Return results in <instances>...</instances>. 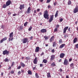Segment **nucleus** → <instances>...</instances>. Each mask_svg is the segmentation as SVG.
I'll list each match as a JSON object with an SVG mask.
<instances>
[{"instance_id":"obj_1","label":"nucleus","mask_w":78,"mask_h":78,"mask_svg":"<svg viewBox=\"0 0 78 78\" xmlns=\"http://www.w3.org/2000/svg\"><path fill=\"white\" fill-rule=\"evenodd\" d=\"M48 11L46 10L44 11L43 16L45 19H47V20L49 19V14Z\"/></svg>"},{"instance_id":"obj_2","label":"nucleus","mask_w":78,"mask_h":78,"mask_svg":"<svg viewBox=\"0 0 78 78\" xmlns=\"http://www.w3.org/2000/svg\"><path fill=\"white\" fill-rule=\"evenodd\" d=\"M54 18V15H51L50 16V18L49 20V23H51L52 21H53V18Z\"/></svg>"},{"instance_id":"obj_3","label":"nucleus","mask_w":78,"mask_h":78,"mask_svg":"<svg viewBox=\"0 0 78 78\" xmlns=\"http://www.w3.org/2000/svg\"><path fill=\"white\" fill-rule=\"evenodd\" d=\"M28 43V39L27 38H24L23 40V44H25L27 43Z\"/></svg>"},{"instance_id":"obj_4","label":"nucleus","mask_w":78,"mask_h":78,"mask_svg":"<svg viewBox=\"0 0 78 78\" xmlns=\"http://www.w3.org/2000/svg\"><path fill=\"white\" fill-rule=\"evenodd\" d=\"M73 12L74 14L78 12V7H76L73 10Z\"/></svg>"},{"instance_id":"obj_5","label":"nucleus","mask_w":78,"mask_h":78,"mask_svg":"<svg viewBox=\"0 0 78 78\" xmlns=\"http://www.w3.org/2000/svg\"><path fill=\"white\" fill-rule=\"evenodd\" d=\"M68 28H69V27H65L63 29V34H64V35H65V33H66V31L67 30Z\"/></svg>"},{"instance_id":"obj_6","label":"nucleus","mask_w":78,"mask_h":78,"mask_svg":"<svg viewBox=\"0 0 78 78\" xmlns=\"http://www.w3.org/2000/svg\"><path fill=\"white\" fill-rule=\"evenodd\" d=\"M3 55H8L9 54V51H7V50L4 51L3 52Z\"/></svg>"},{"instance_id":"obj_7","label":"nucleus","mask_w":78,"mask_h":78,"mask_svg":"<svg viewBox=\"0 0 78 78\" xmlns=\"http://www.w3.org/2000/svg\"><path fill=\"white\" fill-rule=\"evenodd\" d=\"M63 64L64 65H66V66H67V65H68V64H69V61L67 59H65Z\"/></svg>"},{"instance_id":"obj_8","label":"nucleus","mask_w":78,"mask_h":78,"mask_svg":"<svg viewBox=\"0 0 78 78\" xmlns=\"http://www.w3.org/2000/svg\"><path fill=\"white\" fill-rule=\"evenodd\" d=\"M25 5L24 4L23 5H20L19 8L20 10H22L23 9L25 8Z\"/></svg>"},{"instance_id":"obj_9","label":"nucleus","mask_w":78,"mask_h":78,"mask_svg":"<svg viewBox=\"0 0 78 78\" xmlns=\"http://www.w3.org/2000/svg\"><path fill=\"white\" fill-rule=\"evenodd\" d=\"M11 2L10 0H8L6 2V5H7V6H8L9 5H11Z\"/></svg>"},{"instance_id":"obj_10","label":"nucleus","mask_w":78,"mask_h":78,"mask_svg":"<svg viewBox=\"0 0 78 78\" xmlns=\"http://www.w3.org/2000/svg\"><path fill=\"white\" fill-rule=\"evenodd\" d=\"M33 62L35 64H37V58L36 57L34 58L33 61Z\"/></svg>"},{"instance_id":"obj_11","label":"nucleus","mask_w":78,"mask_h":78,"mask_svg":"<svg viewBox=\"0 0 78 78\" xmlns=\"http://www.w3.org/2000/svg\"><path fill=\"white\" fill-rule=\"evenodd\" d=\"M41 32L43 33H45L47 32V30L44 29H42L41 30Z\"/></svg>"},{"instance_id":"obj_12","label":"nucleus","mask_w":78,"mask_h":78,"mask_svg":"<svg viewBox=\"0 0 78 78\" xmlns=\"http://www.w3.org/2000/svg\"><path fill=\"white\" fill-rule=\"evenodd\" d=\"M7 37H5V38H4L3 39H2V40H1L0 41V43H2L3 42V41H6V40H7Z\"/></svg>"},{"instance_id":"obj_13","label":"nucleus","mask_w":78,"mask_h":78,"mask_svg":"<svg viewBox=\"0 0 78 78\" xmlns=\"http://www.w3.org/2000/svg\"><path fill=\"white\" fill-rule=\"evenodd\" d=\"M65 56V54L64 53H62L60 54V57L61 58H63Z\"/></svg>"},{"instance_id":"obj_14","label":"nucleus","mask_w":78,"mask_h":78,"mask_svg":"<svg viewBox=\"0 0 78 78\" xmlns=\"http://www.w3.org/2000/svg\"><path fill=\"white\" fill-rule=\"evenodd\" d=\"M40 9H37V11L36 10H35L34 11V14H36L37 13V12H39L40 11Z\"/></svg>"},{"instance_id":"obj_15","label":"nucleus","mask_w":78,"mask_h":78,"mask_svg":"<svg viewBox=\"0 0 78 78\" xmlns=\"http://www.w3.org/2000/svg\"><path fill=\"white\" fill-rule=\"evenodd\" d=\"M35 52H38L39 51V47H37L35 50Z\"/></svg>"},{"instance_id":"obj_16","label":"nucleus","mask_w":78,"mask_h":78,"mask_svg":"<svg viewBox=\"0 0 78 78\" xmlns=\"http://www.w3.org/2000/svg\"><path fill=\"white\" fill-rule=\"evenodd\" d=\"M50 58V61H53L55 59V55H53L51 56Z\"/></svg>"},{"instance_id":"obj_17","label":"nucleus","mask_w":78,"mask_h":78,"mask_svg":"<svg viewBox=\"0 0 78 78\" xmlns=\"http://www.w3.org/2000/svg\"><path fill=\"white\" fill-rule=\"evenodd\" d=\"M77 41H78V38H77L76 37H75L74 38L73 40V43H76V42H77Z\"/></svg>"},{"instance_id":"obj_18","label":"nucleus","mask_w":78,"mask_h":78,"mask_svg":"<svg viewBox=\"0 0 78 78\" xmlns=\"http://www.w3.org/2000/svg\"><path fill=\"white\" fill-rule=\"evenodd\" d=\"M66 45V44H62L59 47V48H63L64 47V46Z\"/></svg>"},{"instance_id":"obj_19","label":"nucleus","mask_w":78,"mask_h":78,"mask_svg":"<svg viewBox=\"0 0 78 78\" xmlns=\"http://www.w3.org/2000/svg\"><path fill=\"white\" fill-rule=\"evenodd\" d=\"M21 66L22 67H25V64H24L22 62H20Z\"/></svg>"},{"instance_id":"obj_20","label":"nucleus","mask_w":78,"mask_h":78,"mask_svg":"<svg viewBox=\"0 0 78 78\" xmlns=\"http://www.w3.org/2000/svg\"><path fill=\"white\" fill-rule=\"evenodd\" d=\"M27 72L29 75H32V72H31V71L30 70H28L27 71Z\"/></svg>"},{"instance_id":"obj_21","label":"nucleus","mask_w":78,"mask_h":78,"mask_svg":"<svg viewBox=\"0 0 78 78\" xmlns=\"http://www.w3.org/2000/svg\"><path fill=\"white\" fill-rule=\"evenodd\" d=\"M56 44H57V43L56 42H54L53 43L52 46L53 47H55L56 45Z\"/></svg>"},{"instance_id":"obj_22","label":"nucleus","mask_w":78,"mask_h":78,"mask_svg":"<svg viewBox=\"0 0 78 78\" xmlns=\"http://www.w3.org/2000/svg\"><path fill=\"white\" fill-rule=\"evenodd\" d=\"M31 11V8L30 7H29L27 10V12L28 13H30V11Z\"/></svg>"},{"instance_id":"obj_23","label":"nucleus","mask_w":78,"mask_h":78,"mask_svg":"<svg viewBox=\"0 0 78 78\" xmlns=\"http://www.w3.org/2000/svg\"><path fill=\"white\" fill-rule=\"evenodd\" d=\"M58 12H59V11H58V10L55 13V17H58Z\"/></svg>"},{"instance_id":"obj_24","label":"nucleus","mask_w":78,"mask_h":78,"mask_svg":"<svg viewBox=\"0 0 78 78\" xmlns=\"http://www.w3.org/2000/svg\"><path fill=\"white\" fill-rule=\"evenodd\" d=\"M13 37V32H12L9 35V37L10 38H11V37Z\"/></svg>"},{"instance_id":"obj_25","label":"nucleus","mask_w":78,"mask_h":78,"mask_svg":"<svg viewBox=\"0 0 78 78\" xmlns=\"http://www.w3.org/2000/svg\"><path fill=\"white\" fill-rule=\"evenodd\" d=\"M47 76L48 78H50V77H51V75H50V73H47Z\"/></svg>"},{"instance_id":"obj_26","label":"nucleus","mask_w":78,"mask_h":78,"mask_svg":"<svg viewBox=\"0 0 78 78\" xmlns=\"http://www.w3.org/2000/svg\"><path fill=\"white\" fill-rule=\"evenodd\" d=\"M35 77L36 78H39V75H38V73H36V74H35Z\"/></svg>"},{"instance_id":"obj_27","label":"nucleus","mask_w":78,"mask_h":78,"mask_svg":"<svg viewBox=\"0 0 78 78\" xmlns=\"http://www.w3.org/2000/svg\"><path fill=\"white\" fill-rule=\"evenodd\" d=\"M43 62H44L45 64H46L47 62V60L45 59H44L43 60Z\"/></svg>"},{"instance_id":"obj_28","label":"nucleus","mask_w":78,"mask_h":78,"mask_svg":"<svg viewBox=\"0 0 78 78\" xmlns=\"http://www.w3.org/2000/svg\"><path fill=\"white\" fill-rule=\"evenodd\" d=\"M32 28H33V27L31 26H30L28 29V31H31V30H32Z\"/></svg>"},{"instance_id":"obj_29","label":"nucleus","mask_w":78,"mask_h":78,"mask_svg":"<svg viewBox=\"0 0 78 78\" xmlns=\"http://www.w3.org/2000/svg\"><path fill=\"white\" fill-rule=\"evenodd\" d=\"M51 66H52V67H55V66H56V64H55V62H53V63L51 64Z\"/></svg>"},{"instance_id":"obj_30","label":"nucleus","mask_w":78,"mask_h":78,"mask_svg":"<svg viewBox=\"0 0 78 78\" xmlns=\"http://www.w3.org/2000/svg\"><path fill=\"white\" fill-rule=\"evenodd\" d=\"M54 37L53 36L51 38H50V42H51V41H53V38Z\"/></svg>"},{"instance_id":"obj_31","label":"nucleus","mask_w":78,"mask_h":78,"mask_svg":"<svg viewBox=\"0 0 78 78\" xmlns=\"http://www.w3.org/2000/svg\"><path fill=\"white\" fill-rule=\"evenodd\" d=\"M7 6H8L7 5L4 4V5H3L2 7L3 8H6Z\"/></svg>"},{"instance_id":"obj_32","label":"nucleus","mask_w":78,"mask_h":78,"mask_svg":"<svg viewBox=\"0 0 78 78\" xmlns=\"http://www.w3.org/2000/svg\"><path fill=\"white\" fill-rule=\"evenodd\" d=\"M72 3V2H71V1L69 0L68 2V5H71Z\"/></svg>"},{"instance_id":"obj_33","label":"nucleus","mask_w":78,"mask_h":78,"mask_svg":"<svg viewBox=\"0 0 78 78\" xmlns=\"http://www.w3.org/2000/svg\"><path fill=\"white\" fill-rule=\"evenodd\" d=\"M23 30V26H20V31H21Z\"/></svg>"},{"instance_id":"obj_34","label":"nucleus","mask_w":78,"mask_h":78,"mask_svg":"<svg viewBox=\"0 0 78 78\" xmlns=\"http://www.w3.org/2000/svg\"><path fill=\"white\" fill-rule=\"evenodd\" d=\"M4 61L5 62H8L9 61V59H8L7 58H6L5 59Z\"/></svg>"},{"instance_id":"obj_35","label":"nucleus","mask_w":78,"mask_h":78,"mask_svg":"<svg viewBox=\"0 0 78 78\" xmlns=\"http://www.w3.org/2000/svg\"><path fill=\"white\" fill-rule=\"evenodd\" d=\"M27 25H28V22H26L24 24V25L25 27L26 26H27Z\"/></svg>"},{"instance_id":"obj_36","label":"nucleus","mask_w":78,"mask_h":78,"mask_svg":"<svg viewBox=\"0 0 78 78\" xmlns=\"http://www.w3.org/2000/svg\"><path fill=\"white\" fill-rule=\"evenodd\" d=\"M44 38L45 39V40H47V39H48V37L46 36H44Z\"/></svg>"},{"instance_id":"obj_37","label":"nucleus","mask_w":78,"mask_h":78,"mask_svg":"<svg viewBox=\"0 0 78 78\" xmlns=\"http://www.w3.org/2000/svg\"><path fill=\"white\" fill-rule=\"evenodd\" d=\"M51 52L52 53H55V49H53L51 51Z\"/></svg>"},{"instance_id":"obj_38","label":"nucleus","mask_w":78,"mask_h":78,"mask_svg":"<svg viewBox=\"0 0 78 78\" xmlns=\"http://www.w3.org/2000/svg\"><path fill=\"white\" fill-rule=\"evenodd\" d=\"M14 62H12V63H11V66L12 67H13V66H14Z\"/></svg>"},{"instance_id":"obj_39","label":"nucleus","mask_w":78,"mask_h":78,"mask_svg":"<svg viewBox=\"0 0 78 78\" xmlns=\"http://www.w3.org/2000/svg\"><path fill=\"white\" fill-rule=\"evenodd\" d=\"M10 73H11V74H13L14 73V71L12 70L11 71Z\"/></svg>"},{"instance_id":"obj_40","label":"nucleus","mask_w":78,"mask_h":78,"mask_svg":"<svg viewBox=\"0 0 78 78\" xmlns=\"http://www.w3.org/2000/svg\"><path fill=\"white\" fill-rule=\"evenodd\" d=\"M58 31V28H56L54 29V32H56Z\"/></svg>"},{"instance_id":"obj_41","label":"nucleus","mask_w":78,"mask_h":78,"mask_svg":"<svg viewBox=\"0 0 78 78\" xmlns=\"http://www.w3.org/2000/svg\"><path fill=\"white\" fill-rule=\"evenodd\" d=\"M73 65H74V64H73V63H72L71 64H70V66L71 67H73Z\"/></svg>"},{"instance_id":"obj_42","label":"nucleus","mask_w":78,"mask_h":78,"mask_svg":"<svg viewBox=\"0 0 78 78\" xmlns=\"http://www.w3.org/2000/svg\"><path fill=\"white\" fill-rule=\"evenodd\" d=\"M62 39H60L59 41V43H61V42H62Z\"/></svg>"},{"instance_id":"obj_43","label":"nucleus","mask_w":78,"mask_h":78,"mask_svg":"<svg viewBox=\"0 0 78 78\" xmlns=\"http://www.w3.org/2000/svg\"><path fill=\"white\" fill-rule=\"evenodd\" d=\"M57 5V2H55L54 4V6H56Z\"/></svg>"},{"instance_id":"obj_44","label":"nucleus","mask_w":78,"mask_h":78,"mask_svg":"<svg viewBox=\"0 0 78 78\" xmlns=\"http://www.w3.org/2000/svg\"><path fill=\"white\" fill-rule=\"evenodd\" d=\"M63 20V19L61 18L60 20V22H62Z\"/></svg>"},{"instance_id":"obj_45","label":"nucleus","mask_w":78,"mask_h":78,"mask_svg":"<svg viewBox=\"0 0 78 78\" xmlns=\"http://www.w3.org/2000/svg\"><path fill=\"white\" fill-rule=\"evenodd\" d=\"M75 47L76 48H78V44L75 45Z\"/></svg>"},{"instance_id":"obj_46","label":"nucleus","mask_w":78,"mask_h":78,"mask_svg":"<svg viewBox=\"0 0 78 78\" xmlns=\"http://www.w3.org/2000/svg\"><path fill=\"white\" fill-rule=\"evenodd\" d=\"M68 37V35L67 34L64 35V37H65V38H66V37Z\"/></svg>"},{"instance_id":"obj_47","label":"nucleus","mask_w":78,"mask_h":78,"mask_svg":"<svg viewBox=\"0 0 78 78\" xmlns=\"http://www.w3.org/2000/svg\"><path fill=\"white\" fill-rule=\"evenodd\" d=\"M21 66H19L17 68V69H21Z\"/></svg>"},{"instance_id":"obj_48","label":"nucleus","mask_w":78,"mask_h":78,"mask_svg":"<svg viewBox=\"0 0 78 78\" xmlns=\"http://www.w3.org/2000/svg\"><path fill=\"white\" fill-rule=\"evenodd\" d=\"M51 6H50V5H49L48 6V8L49 9V8H51Z\"/></svg>"},{"instance_id":"obj_49","label":"nucleus","mask_w":78,"mask_h":78,"mask_svg":"<svg viewBox=\"0 0 78 78\" xmlns=\"http://www.w3.org/2000/svg\"><path fill=\"white\" fill-rule=\"evenodd\" d=\"M50 1H51V0H47V3H50Z\"/></svg>"},{"instance_id":"obj_50","label":"nucleus","mask_w":78,"mask_h":78,"mask_svg":"<svg viewBox=\"0 0 78 78\" xmlns=\"http://www.w3.org/2000/svg\"><path fill=\"white\" fill-rule=\"evenodd\" d=\"M29 38H30V40H32V39H33V37L32 36L30 37Z\"/></svg>"},{"instance_id":"obj_51","label":"nucleus","mask_w":78,"mask_h":78,"mask_svg":"<svg viewBox=\"0 0 78 78\" xmlns=\"http://www.w3.org/2000/svg\"><path fill=\"white\" fill-rule=\"evenodd\" d=\"M11 69V66H9V67L8 69V70H10Z\"/></svg>"},{"instance_id":"obj_52","label":"nucleus","mask_w":78,"mask_h":78,"mask_svg":"<svg viewBox=\"0 0 78 78\" xmlns=\"http://www.w3.org/2000/svg\"><path fill=\"white\" fill-rule=\"evenodd\" d=\"M8 13L9 15H11V12H9Z\"/></svg>"},{"instance_id":"obj_53","label":"nucleus","mask_w":78,"mask_h":78,"mask_svg":"<svg viewBox=\"0 0 78 78\" xmlns=\"http://www.w3.org/2000/svg\"><path fill=\"white\" fill-rule=\"evenodd\" d=\"M68 31H69V32H70L71 31V30H70V27H69V28Z\"/></svg>"},{"instance_id":"obj_54","label":"nucleus","mask_w":78,"mask_h":78,"mask_svg":"<svg viewBox=\"0 0 78 78\" xmlns=\"http://www.w3.org/2000/svg\"><path fill=\"white\" fill-rule=\"evenodd\" d=\"M59 70L60 71V72H62V69L60 68V69H59Z\"/></svg>"},{"instance_id":"obj_55","label":"nucleus","mask_w":78,"mask_h":78,"mask_svg":"<svg viewBox=\"0 0 78 78\" xmlns=\"http://www.w3.org/2000/svg\"><path fill=\"white\" fill-rule=\"evenodd\" d=\"M72 58H70L69 59V62H71V61H72Z\"/></svg>"},{"instance_id":"obj_56","label":"nucleus","mask_w":78,"mask_h":78,"mask_svg":"<svg viewBox=\"0 0 78 78\" xmlns=\"http://www.w3.org/2000/svg\"><path fill=\"white\" fill-rule=\"evenodd\" d=\"M56 27H57V28H59V25H58V24H57L56 25Z\"/></svg>"},{"instance_id":"obj_57","label":"nucleus","mask_w":78,"mask_h":78,"mask_svg":"<svg viewBox=\"0 0 78 78\" xmlns=\"http://www.w3.org/2000/svg\"><path fill=\"white\" fill-rule=\"evenodd\" d=\"M43 64H40V67H43Z\"/></svg>"},{"instance_id":"obj_58","label":"nucleus","mask_w":78,"mask_h":78,"mask_svg":"<svg viewBox=\"0 0 78 78\" xmlns=\"http://www.w3.org/2000/svg\"><path fill=\"white\" fill-rule=\"evenodd\" d=\"M20 73H21L20 71H19L18 72V75H20Z\"/></svg>"},{"instance_id":"obj_59","label":"nucleus","mask_w":78,"mask_h":78,"mask_svg":"<svg viewBox=\"0 0 78 78\" xmlns=\"http://www.w3.org/2000/svg\"><path fill=\"white\" fill-rule=\"evenodd\" d=\"M44 52H43L41 54V56H42V55H44Z\"/></svg>"},{"instance_id":"obj_60","label":"nucleus","mask_w":78,"mask_h":78,"mask_svg":"<svg viewBox=\"0 0 78 78\" xmlns=\"http://www.w3.org/2000/svg\"><path fill=\"white\" fill-rule=\"evenodd\" d=\"M21 72L22 73H23V72H24V70H23V69H22Z\"/></svg>"},{"instance_id":"obj_61","label":"nucleus","mask_w":78,"mask_h":78,"mask_svg":"<svg viewBox=\"0 0 78 78\" xmlns=\"http://www.w3.org/2000/svg\"><path fill=\"white\" fill-rule=\"evenodd\" d=\"M44 0H40L39 1V2H41V3H42V2H43Z\"/></svg>"},{"instance_id":"obj_62","label":"nucleus","mask_w":78,"mask_h":78,"mask_svg":"<svg viewBox=\"0 0 78 78\" xmlns=\"http://www.w3.org/2000/svg\"><path fill=\"white\" fill-rule=\"evenodd\" d=\"M17 15V14H14L13 15V16H16Z\"/></svg>"},{"instance_id":"obj_63","label":"nucleus","mask_w":78,"mask_h":78,"mask_svg":"<svg viewBox=\"0 0 78 78\" xmlns=\"http://www.w3.org/2000/svg\"><path fill=\"white\" fill-rule=\"evenodd\" d=\"M39 14H40V15H42V13L41 12H40L39 13Z\"/></svg>"},{"instance_id":"obj_64","label":"nucleus","mask_w":78,"mask_h":78,"mask_svg":"<svg viewBox=\"0 0 78 78\" xmlns=\"http://www.w3.org/2000/svg\"><path fill=\"white\" fill-rule=\"evenodd\" d=\"M66 78H69V76L67 75L66 76Z\"/></svg>"}]
</instances>
